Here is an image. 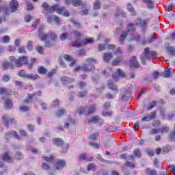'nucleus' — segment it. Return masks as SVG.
Segmentation results:
<instances>
[{
	"label": "nucleus",
	"instance_id": "1",
	"mask_svg": "<svg viewBox=\"0 0 175 175\" xmlns=\"http://www.w3.org/2000/svg\"><path fill=\"white\" fill-rule=\"evenodd\" d=\"M135 29L136 27H135V25L132 23L129 24L128 26V32L122 31V35L120 36V44L124 43V40H125L126 36H128L129 40H139L140 36L137 35L136 37V34L135 33Z\"/></svg>",
	"mask_w": 175,
	"mask_h": 175
},
{
	"label": "nucleus",
	"instance_id": "2",
	"mask_svg": "<svg viewBox=\"0 0 175 175\" xmlns=\"http://www.w3.org/2000/svg\"><path fill=\"white\" fill-rule=\"evenodd\" d=\"M42 7L46 12H49V13H54V12H56L58 14H63L64 17H69L70 14L69 12L65 11V7H59V4L49 7L46 3H44Z\"/></svg>",
	"mask_w": 175,
	"mask_h": 175
},
{
	"label": "nucleus",
	"instance_id": "3",
	"mask_svg": "<svg viewBox=\"0 0 175 175\" xmlns=\"http://www.w3.org/2000/svg\"><path fill=\"white\" fill-rule=\"evenodd\" d=\"M72 34L76 39L75 42H73L72 44V46H73V47H81V46H86V44H91V43H94V38H86L85 40H83L80 42V39H82L83 34H81V33H80L79 31H73Z\"/></svg>",
	"mask_w": 175,
	"mask_h": 175
},
{
	"label": "nucleus",
	"instance_id": "4",
	"mask_svg": "<svg viewBox=\"0 0 175 175\" xmlns=\"http://www.w3.org/2000/svg\"><path fill=\"white\" fill-rule=\"evenodd\" d=\"M39 36L40 40L44 41L45 40V47H51V46L54 45V42L57 40V34L51 31L48 34L42 33V28L38 29Z\"/></svg>",
	"mask_w": 175,
	"mask_h": 175
},
{
	"label": "nucleus",
	"instance_id": "5",
	"mask_svg": "<svg viewBox=\"0 0 175 175\" xmlns=\"http://www.w3.org/2000/svg\"><path fill=\"white\" fill-rule=\"evenodd\" d=\"M10 61L13 63L14 62L16 68H19V66H23V65H25L28 62V57L26 56H23L19 57V59H16L14 56L10 57Z\"/></svg>",
	"mask_w": 175,
	"mask_h": 175
},
{
	"label": "nucleus",
	"instance_id": "6",
	"mask_svg": "<svg viewBox=\"0 0 175 175\" xmlns=\"http://www.w3.org/2000/svg\"><path fill=\"white\" fill-rule=\"evenodd\" d=\"M157 55V52L154 51H150L149 48H146L144 49V53L142 54L141 57V59L144 64V61L146 59H150V58H155V56Z\"/></svg>",
	"mask_w": 175,
	"mask_h": 175
},
{
	"label": "nucleus",
	"instance_id": "7",
	"mask_svg": "<svg viewBox=\"0 0 175 175\" xmlns=\"http://www.w3.org/2000/svg\"><path fill=\"white\" fill-rule=\"evenodd\" d=\"M18 76L26 77V79H29L30 80H36L37 79H39V75H25V70H24L19 71Z\"/></svg>",
	"mask_w": 175,
	"mask_h": 175
},
{
	"label": "nucleus",
	"instance_id": "8",
	"mask_svg": "<svg viewBox=\"0 0 175 175\" xmlns=\"http://www.w3.org/2000/svg\"><path fill=\"white\" fill-rule=\"evenodd\" d=\"M112 76L113 79L117 81V80H120V77H124V76H125V73H124L121 69H118L116 72L114 73Z\"/></svg>",
	"mask_w": 175,
	"mask_h": 175
},
{
	"label": "nucleus",
	"instance_id": "9",
	"mask_svg": "<svg viewBox=\"0 0 175 175\" xmlns=\"http://www.w3.org/2000/svg\"><path fill=\"white\" fill-rule=\"evenodd\" d=\"M89 124L93 122L94 124H98V125H102L103 124V120L99 118V116H94L92 119L89 120Z\"/></svg>",
	"mask_w": 175,
	"mask_h": 175
},
{
	"label": "nucleus",
	"instance_id": "10",
	"mask_svg": "<svg viewBox=\"0 0 175 175\" xmlns=\"http://www.w3.org/2000/svg\"><path fill=\"white\" fill-rule=\"evenodd\" d=\"M47 23H53V20L55 22L56 24H61V19L59 17L51 15L50 16L46 17Z\"/></svg>",
	"mask_w": 175,
	"mask_h": 175
},
{
	"label": "nucleus",
	"instance_id": "11",
	"mask_svg": "<svg viewBox=\"0 0 175 175\" xmlns=\"http://www.w3.org/2000/svg\"><path fill=\"white\" fill-rule=\"evenodd\" d=\"M10 6L11 12H16V10H17V9L18 8V2L17 1V0H12L10 3Z\"/></svg>",
	"mask_w": 175,
	"mask_h": 175
},
{
	"label": "nucleus",
	"instance_id": "12",
	"mask_svg": "<svg viewBox=\"0 0 175 175\" xmlns=\"http://www.w3.org/2000/svg\"><path fill=\"white\" fill-rule=\"evenodd\" d=\"M3 161H5L6 162H9V163H12L13 162V158L9 155L8 152H4V154L2 156Z\"/></svg>",
	"mask_w": 175,
	"mask_h": 175
},
{
	"label": "nucleus",
	"instance_id": "13",
	"mask_svg": "<svg viewBox=\"0 0 175 175\" xmlns=\"http://www.w3.org/2000/svg\"><path fill=\"white\" fill-rule=\"evenodd\" d=\"M155 116H157V112L153 111L150 114L144 116L142 118V121H151V120H154V118H155Z\"/></svg>",
	"mask_w": 175,
	"mask_h": 175
},
{
	"label": "nucleus",
	"instance_id": "14",
	"mask_svg": "<svg viewBox=\"0 0 175 175\" xmlns=\"http://www.w3.org/2000/svg\"><path fill=\"white\" fill-rule=\"evenodd\" d=\"M131 68H139V62L136 59V57L133 56L130 60Z\"/></svg>",
	"mask_w": 175,
	"mask_h": 175
},
{
	"label": "nucleus",
	"instance_id": "15",
	"mask_svg": "<svg viewBox=\"0 0 175 175\" xmlns=\"http://www.w3.org/2000/svg\"><path fill=\"white\" fill-rule=\"evenodd\" d=\"M103 58L104 62H107V64H109V62H110V59H113V55L111 53H105Z\"/></svg>",
	"mask_w": 175,
	"mask_h": 175
},
{
	"label": "nucleus",
	"instance_id": "16",
	"mask_svg": "<svg viewBox=\"0 0 175 175\" xmlns=\"http://www.w3.org/2000/svg\"><path fill=\"white\" fill-rule=\"evenodd\" d=\"M79 161H92V158L90 157V156H88V154H87L85 153H83L79 155Z\"/></svg>",
	"mask_w": 175,
	"mask_h": 175
},
{
	"label": "nucleus",
	"instance_id": "17",
	"mask_svg": "<svg viewBox=\"0 0 175 175\" xmlns=\"http://www.w3.org/2000/svg\"><path fill=\"white\" fill-rule=\"evenodd\" d=\"M3 120V122H4L5 126H8V125H9L10 122H14V124H16V120H14V119H8V116H6V115H4L2 118Z\"/></svg>",
	"mask_w": 175,
	"mask_h": 175
},
{
	"label": "nucleus",
	"instance_id": "18",
	"mask_svg": "<svg viewBox=\"0 0 175 175\" xmlns=\"http://www.w3.org/2000/svg\"><path fill=\"white\" fill-rule=\"evenodd\" d=\"M6 139H9V137H15L16 139H20V137H18L17 133L16 131H12L8 132L5 135Z\"/></svg>",
	"mask_w": 175,
	"mask_h": 175
},
{
	"label": "nucleus",
	"instance_id": "19",
	"mask_svg": "<svg viewBox=\"0 0 175 175\" xmlns=\"http://www.w3.org/2000/svg\"><path fill=\"white\" fill-rule=\"evenodd\" d=\"M161 76H162V77H170V76H172V72L170 71V68H166L163 72H161Z\"/></svg>",
	"mask_w": 175,
	"mask_h": 175
},
{
	"label": "nucleus",
	"instance_id": "20",
	"mask_svg": "<svg viewBox=\"0 0 175 175\" xmlns=\"http://www.w3.org/2000/svg\"><path fill=\"white\" fill-rule=\"evenodd\" d=\"M65 165H66V163H65V161H64V160H59L56 163V168L57 170L62 169V167H64V166H65Z\"/></svg>",
	"mask_w": 175,
	"mask_h": 175
},
{
	"label": "nucleus",
	"instance_id": "21",
	"mask_svg": "<svg viewBox=\"0 0 175 175\" xmlns=\"http://www.w3.org/2000/svg\"><path fill=\"white\" fill-rule=\"evenodd\" d=\"M5 109H12L13 107V103H12V100L8 99L4 103Z\"/></svg>",
	"mask_w": 175,
	"mask_h": 175
},
{
	"label": "nucleus",
	"instance_id": "22",
	"mask_svg": "<svg viewBox=\"0 0 175 175\" xmlns=\"http://www.w3.org/2000/svg\"><path fill=\"white\" fill-rule=\"evenodd\" d=\"M72 125H75V120L68 118L67 122L64 125V128H69V126H72Z\"/></svg>",
	"mask_w": 175,
	"mask_h": 175
},
{
	"label": "nucleus",
	"instance_id": "23",
	"mask_svg": "<svg viewBox=\"0 0 175 175\" xmlns=\"http://www.w3.org/2000/svg\"><path fill=\"white\" fill-rule=\"evenodd\" d=\"M87 170L88 172H91V170L92 172H95L96 170V165L94 163H90L88 165Z\"/></svg>",
	"mask_w": 175,
	"mask_h": 175
},
{
	"label": "nucleus",
	"instance_id": "24",
	"mask_svg": "<svg viewBox=\"0 0 175 175\" xmlns=\"http://www.w3.org/2000/svg\"><path fill=\"white\" fill-rule=\"evenodd\" d=\"M9 42H10L9 36H4L0 38V43H9Z\"/></svg>",
	"mask_w": 175,
	"mask_h": 175
},
{
	"label": "nucleus",
	"instance_id": "25",
	"mask_svg": "<svg viewBox=\"0 0 175 175\" xmlns=\"http://www.w3.org/2000/svg\"><path fill=\"white\" fill-rule=\"evenodd\" d=\"M62 81L63 84H66L67 83H73V81H75V79L64 77L62 78Z\"/></svg>",
	"mask_w": 175,
	"mask_h": 175
},
{
	"label": "nucleus",
	"instance_id": "26",
	"mask_svg": "<svg viewBox=\"0 0 175 175\" xmlns=\"http://www.w3.org/2000/svg\"><path fill=\"white\" fill-rule=\"evenodd\" d=\"M74 70L75 72H79V70H83V72H88V70H90V68L86 66H77Z\"/></svg>",
	"mask_w": 175,
	"mask_h": 175
},
{
	"label": "nucleus",
	"instance_id": "27",
	"mask_svg": "<svg viewBox=\"0 0 175 175\" xmlns=\"http://www.w3.org/2000/svg\"><path fill=\"white\" fill-rule=\"evenodd\" d=\"M13 63L11 62V64L5 62L3 64V69H13L14 68V66L12 64Z\"/></svg>",
	"mask_w": 175,
	"mask_h": 175
},
{
	"label": "nucleus",
	"instance_id": "28",
	"mask_svg": "<svg viewBox=\"0 0 175 175\" xmlns=\"http://www.w3.org/2000/svg\"><path fill=\"white\" fill-rule=\"evenodd\" d=\"M122 61V57H120L118 59H115L112 62L113 66H117V65H120V63Z\"/></svg>",
	"mask_w": 175,
	"mask_h": 175
},
{
	"label": "nucleus",
	"instance_id": "29",
	"mask_svg": "<svg viewBox=\"0 0 175 175\" xmlns=\"http://www.w3.org/2000/svg\"><path fill=\"white\" fill-rule=\"evenodd\" d=\"M53 144L56 146H62V144H64V141H62L59 138H55L53 140Z\"/></svg>",
	"mask_w": 175,
	"mask_h": 175
},
{
	"label": "nucleus",
	"instance_id": "30",
	"mask_svg": "<svg viewBox=\"0 0 175 175\" xmlns=\"http://www.w3.org/2000/svg\"><path fill=\"white\" fill-rule=\"evenodd\" d=\"M127 9L129 10V12H131L133 14V16H135L136 14V11H135V10H133V8L132 7V4L129 3L127 5Z\"/></svg>",
	"mask_w": 175,
	"mask_h": 175
},
{
	"label": "nucleus",
	"instance_id": "31",
	"mask_svg": "<svg viewBox=\"0 0 175 175\" xmlns=\"http://www.w3.org/2000/svg\"><path fill=\"white\" fill-rule=\"evenodd\" d=\"M137 25H140L141 27H143L144 25H146L147 24L146 21H142V19H137L136 21Z\"/></svg>",
	"mask_w": 175,
	"mask_h": 175
},
{
	"label": "nucleus",
	"instance_id": "32",
	"mask_svg": "<svg viewBox=\"0 0 175 175\" xmlns=\"http://www.w3.org/2000/svg\"><path fill=\"white\" fill-rule=\"evenodd\" d=\"M95 111H96V108L95 107V105L90 106L88 109V113L92 114V113H95Z\"/></svg>",
	"mask_w": 175,
	"mask_h": 175
},
{
	"label": "nucleus",
	"instance_id": "33",
	"mask_svg": "<svg viewBox=\"0 0 175 175\" xmlns=\"http://www.w3.org/2000/svg\"><path fill=\"white\" fill-rule=\"evenodd\" d=\"M46 72L47 70L46 69V68L43 66L38 67V72L40 73V75H44V73H46Z\"/></svg>",
	"mask_w": 175,
	"mask_h": 175
},
{
	"label": "nucleus",
	"instance_id": "34",
	"mask_svg": "<svg viewBox=\"0 0 175 175\" xmlns=\"http://www.w3.org/2000/svg\"><path fill=\"white\" fill-rule=\"evenodd\" d=\"M108 87H109V90H111L112 91H117V86H116L111 82L108 83Z\"/></svg>",
	"mask_w": 175,
	"mask_h": 175
},
{
	"label": "nucleus",
	"instance_id": "35",
	"mask_svg": "<svg viewBox=\"0 0 175 175\" xmlns=\"http://www.w3.org/2000/svg\"><path fill=\"white\" fill-rule=\"evenodd\" d=\"M72 3L73 6H80L81 3H83V1L81 0H72Z\"/></svg>",
	"mask_w": 175,
	"mask_h": 175
},
{
	"label": "nucleus",
	"instance_id": "36",
	"mask_svg": "<svg viewBox=\"0 0 175 175\" xmlns=\"http://www.w3.org/2000/svg\"><path fill=\"white\" fill-rule=\"evenodd\" d=\"M133 155L137 158H140V157H142V152L139 149H135L133 152Z\"/></svg>",
	"mask_w": 175,
	"mask_h": 175
},
{
	"label": "nucleus",
	"instance_id": "37",
	"mask_svg": "<svg viewBox=\"0 0 175 175\" xmlns=\"http://www.w3.org/2000/svg\"><path fill=\"white\" fill-rule=\"evenodd\" d=\"M168 52L171 55H175V47L174 46H169L168 48Z\"/></svg>",
	"mask_w": 175,
	"mask_h": 175
},
{
	"label": "nucleus",
	"instance_id": "38",
	"mask_svg": "<svg viewBox=\"0 0 175 175\" xmlns=\"http://www.w3.org/2000/svg\"><path fill=\"white\" fill-rule=\"evenodd\" d=\"M99 8H100V2H99V0H97L94 3V9L97 10Z\"/></svg>",
	"mask_w": 175,
	"mask_h": 175
},
{
	"label": "nucleus",
	"instance_id": "39",
	"mask_svg": "<svg viewBox=\"0 0 175 175\" xmlns=\"http://www.w3.org/2000/svg\"><path fill=\"white\" fill-rule=\"evenodd\" d=\"M146 173L147 175H157V172L154 170H151L150 169H146Z\"/></svg>",
	"mask_w": 175,
	"mask_h": 175
},
{
	"label": "nucleus",
	"instance_id": "40",
	"mask_svg": "<svg viewBox=\"0 0 175 175\" xmlns=\"http://www.w3.org/2000/svg\"><path fill=\"white\" fill-rule=\"evenodd\" d=\"M43 159H44V161H46V162H53V161H54V157H53V155L49 157H43Z\"/></svg>",
	"mask_w": 175,
	"mask_h": 175
},
{
	"label": "nucleus",
	"instance_id": "41",
	"mask_svg": "<svg viewBox=\"0 0 175 175\" xmlns=\"http://www.w3.org/2000/svg\"><path fill=\"white\" fill-rule=\"evenodd\" d=\"M15 158L18 161H20V159H23V153H21L20 152H17L15 155Z\"/></svg>",
	"mask_w": 175,
	"mask_h": 175
},
{
	"label": "nucleus",
	"instance_id": "42",
	"mask_svg": "<svg viewBox=\"0 0 175 175\" xmlns=\"http://www.w3.org/2000/svg\"><path fill=\"white\" fill-rule=\"evenodd\" d=\"M99 136V134L97 133H95L92 135H90L89 136V139H91L92 140H95L96 139V137H98Z\"/></svg>",
	"mask_w": 175,
	"mask_h": 175
},
{
	"label": "nucleus",
	"instance_id": "43",
	"mask_svg": "<svg viewBox=\"0 0 175 175\" xmlns=\"http://www.w3.org/2000/svg\"><path fill=\"white\" fill-rule=\"evenodd\" d=\"M170 151V146H165L163 148L162 152L163 154H166Z\"/></svg>",
	"mask_w": 175,
	"mask_h": 175
},
{
	"label": "nucleus",
	"instance_id": "44",
	"mask_svg": "<svg viewBox=\"0 0 175 175\" xmlns=\"http://www.w3.org/2000/svg\"><path fill=\"white\" fill-rule=\"evenodd\" d=\"M155 105H157V103L155 101H153V102L150 103L148 105V110H151V109H153L155 107Z\"/></svg>",
	"mask_w": 175,
	"mask_h": 175
},
{
	"label": "nucleus",
	"instance_id": "45",
	"mask_svg": "<svg viewBox=\"0 0 175 175\" xmlns=\"http://www.w3.org/2000/svg\"><path fill=\"white\" fill-rule=\"evenodd\" d=\"M63 114H65V110L60 109L57 112L56 116L57 117H61V116H63Z\"/></svg>",
	"mask_w": 175,
	"mask_h": 175
},
{
	"label": "nucleus",
	"instance_id": "46",
	"mask_svg": "<svg viewBox=\"0 0 175 175\" xmlns=\"http://www.w3.org/2000/svg\"><path fill=\"white\" fill-rule=\"evenodd\" d=\"M8 92V90L5 89V88H0V95L7 94Z\"/></svg>",
	"mask_w": 175,
	"mask_h": 175
},
{
	"label": "nucleus",
	"instance_id": "47",
	"mask_svg": "<svg viewBox=\"0 0 175 175\" xmlns=\"http://www.w3.org/2000/svg\"><path fill=\"white\" fill-rule=\"evenodd\" d=\"M144 2L148 5L149 8H152V5H154V2L151 0H144Z\"/></svg>",
	"mask_w": 175,
	"mask_h": 175
},
{
	"label": "nucleus",
	"instance_id": "48",
	"mask_svg": "<svg viewBox=\"0 0 175 175\" xmlns=\"http://www.w3.org/2000/svg\"><path fill=\"white\" fill-rule=\"evenodd\" d=\"M170 142H175V131L171 133L170 135Z\"/></svg>",
	"mask_w": 175,
	"mask_h": 175
},
{
	"label": "nucleus",
	"instance_id": "49",
	"mask_svg": "<svg viewBox=\"0 0 175 175\" xmlns=\"http://www.w3.org/2000/svg\"><path fill=\"white\" fill-rule=\"evenodd\" d=\"M18 52L21 54H25V53H27V51H25V47L24 46H21L18 49Z\"/></svg>",
	"mask_w": 175,
	"mask_h": 175
},
{
	"label": "nucleus",
	"instance_id": "50",
	"mask_svg": "<svg viewBox=\"0 0 175 175\" xmlns=\"http://www.w3.org/2000/svg\"><path fill=\"white\" fill-rule=\"evenodd\" d=\"M114 54L116 55H121V54H122V49H121V48H118L117 51L114 52Z\"/></svg>",
	"mask_w": 175,
	"mask_h": 175
},
{
	"label": "nucleus",
	"instance_id": "51",
	"mask_svg": "<svg viewBox=\"0 0 175 175\" xmlns=\"http://www.w3.org/2000/svg\"><path fill=\"white\" fill-rule=\"evenodd\" d=\"M154 40H155V38H154V36H151L150 38H148L147 41L144 42L143 44H144V43H151Z\"/></svg>",
	"mask_w": 175,
	"mask_h": 175
},
{
	"label": "nucleus",
	"instance_id": "52",
	"mask_svg": "<svg viewBox=\"0 0 175 175\" xmlns=\"http://www.w3.org/2000/svg\"><path fill=\"white\" fill-rule=\"evenodd\" d=\"M90 146H92V147H93V148H99V144L90 142Z\"/></svg>",
	"mask_w": 175,
	"mask_h": 175
},
{
	"label": "nucleus",
	"instance_id": "53",
	"mask_svg": "<svg viewBox=\"0 0 175 175\" xmlns=\"http://www.w3.org/2000/svg\"><path fill=\"white\" fill-rule=\"evenodd\" d=\"M8 50L10 53H12V51H16V46H9Z\"/></svg>",
	"mask_w": 175,
	"mask_h": 175
},
{
	"label": "nucleus",
	"instance_id": "54",
	"mask_svg": "<svg viewBox=\"0 0 175 175\" xmlns=\"http://www.w3.org/2000/svg\"><path fill=\"white\" fill-rule=\"evenodd\" d=\"M68 38V33H64L60 36V39L61 40H65Z\"/></svg>",
	"mask_w": 175,
	"mask_h": 175
},
{
	"label": "nucleus",
	"instance_id": "55",
	"mask_svg": "<svg viewBox=\"0 0 175 175\" xmlns=\"http://www.w3.org/2000/svg\"><path fill=\"white\" fill-rule=\"evenodd\" d=\"M31 18L32 17L31 16V15H26L25 16V21H26V23H29Z\"/></svg>",
	"mask_w": 175,
	"mask_h": 175
},
{
	"label": "nucleus",
	"instance_id": "56",
	"mask_svg": "<svg viewBox=\"0 0 175 175\" xmlns=\"http://www.w3.org/2000/svg\"><path fill=\"white\" fill-rule=\"evenodd\" d=\"M20 109L21 111H27V110H29V108L27 106H21Z\"/></svg>",
	"mask_w": 175,
	"mask_h": 175
},
{
	"label": "nucleus",
	"instance_id": "57",
	"mask_svg": "<svg viewBox=\"0 0 175 175\" xmlns=\"http://www.w3.org/2000/svg\"><path fill=\"white\" fill-rule=\"evenodd\" d=\"M107 131L108 132H115L116 131V128L110 126L107 127Z\"/></svg>",
	"mask_w": 175,
	"mask_h": 175
},
{
	"label": "nucleus",
	"instance_id": "58",
	"mask_svg": "<svg viewBox=\"0 0 175 175\" xmlns=\"http://www.w3.org/2000/svg\"><path fill=\"white\" fill-rule=\"evenodd\" d=\"M10 80V77L8 75H3V81L8 82Z\"/></svg>",
	"mask_w": 175,
	"mask_h": 175
},
{
	"label": "nucleus",
	"instance_id": "59",
	"mask_svg": "<svg viewBox=\"0 0 175 175\" xmlns=\"http://www.w3.org/2000/svg\"><path fill=\"white\" fill-rule=\"evenodd\" d=\"M32 96H29V97L25 100V103H30V102H32Z\"/></svg>",
	"mask_w": 175,
	"mask_h": 175
},
{
	"label": "nucleus",
	"instance_id": "60",
	"mask_svg": "<svg viewBox=\"0 0 175 175\" xmlns=\"http://www.w3.org/2000/svg\"><path fill=\"white\" fill-rule=\"evenodd\" d=\"M27 49V50H29V51L32 50V42H31V41L28 42Z\"/></svg>",
	"mask_w": 175,
	"mask_h": 175
},
{
	"label": "nucleus",
	"instance_id": "61",
	"mask_svg": "<svg viewBox=\"0 0 175 175\" xmlns=\"http://www.w3.org/2000/svg\"><path fill=\"white\" fill-rule=\"evenodd\" d=\"M169 128L164 126L161 129V133H165V132H168Z\"/></svg>",
	"mask_w": 175,
	"mask_h": 175
},
{
	"label": "nucleus",
	"instance_id": "62",
	"mask_svg": "<svg viewBox=\"0 0 175 175\" xmlns=\"http://www.w3.org/2000/svg\"><path fill=\"white\" fill-rule=\"evenodd\" d=\"M111 114H113L111 111L103 112V116L104 117H107V116H111Z\"/></svg>",
	"mask_w": 175,
	"mask_h": 175
},
{
	"label": "nucleus",
	"instance_id": "63",
	"mask_svg": "<svg viewBox=\"0 0 175 175\" xmlns=\"http://www.w3.org/2000/svg\"><path fill=\"white\" fill-rule=\"evenodd\" d=\"M98 49V51H103L105 50V44H99Z\"/></svg>",
	"mask_w": 175,
	"mask_h": 175
},
{
	"label": "nucleus",
	"instance_id": "64",
	"mask_svg": "<svg viewBox=\"0 0 175 175\" xmlns=\"http://www.w3.org/2000/svg\"><path fill=\"white\" fill-rule=\"evenodd\" d=\"M36 50L38 53H40V54H42V53H43V47L42 46H37Z\"/></svg>",
	"mask_w": 175,
	"mask_h": 175
}]
</instances>
